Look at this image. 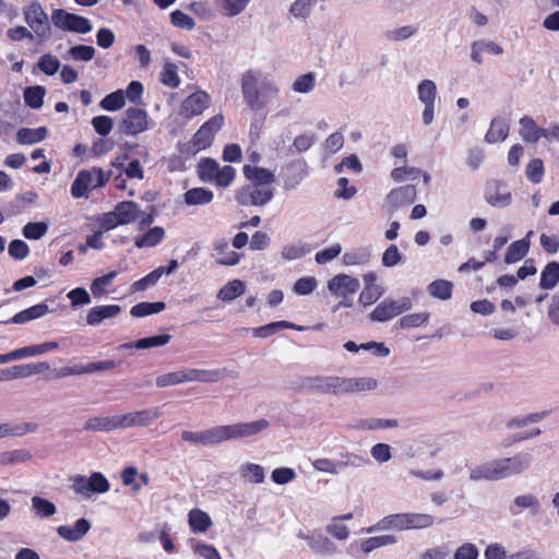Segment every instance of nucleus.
<instances>
[{
	"label": "nucleus",
	"mask_w": 559,
	"mask_h": 559,
	"mask_svg": "<svg viewBox=\"0 0 559 559\" xmlns=\"http://www.w3.org/2000/svg\"><path fill=\"white\" fill-rule=\"evenodd\" d=\"M240 87L245 105L253 112L267 108L281 94L280 86L274 80L252 69L242 73Z\"/></svg>",
	"instance_id": "1"
},
{
	"label": "nucleus",
	"mask_w": 559,
	"mask_h": 559,
	"mask_svg": "<svg viewBox=\"0 0 559 559\" xmlns=\"http://www.w3.org/2000/svg\"><path fill=\"white\" fill-rule=\"evenodd\" d=\"M24 21L29 27V31L35 35V41L43 44L51 36V26L48 14L43 5L33 1L23 8Z\"/></svg>",
	"instance_id": "2"
},
{
	"label": "nucleus",
	"mask_w": 559,
	"mask_h": 559,
	"mask_svg": "<svg viewBox=\"0 0 559 559\" xmlns=\"http://www.w3.org/2000/svg\"><path fill=\"white\" fill-rule=\"evenodd\" d=\"M111 175V171L105 173L99 167L79 171L71 186L72 197L74 199L86 198L90 190L105 186Z\"/></svg>",
	"instance_id": "3"
},
{
	"label": "nucleus",
	"mask_w": 559,
	"mask_h": 559,
	"mask_svg": "<svg viewBox=\"0 0 559 559\" xmlns=\"http://www.w3.org/2000/svg\"><path fill=\"white\" fill-rule=\"evenodd\" d=\"M72 490L84 499H90L94 493H106L110 484L100 472H94L90 477L74 475L70 477Z\"/></svg>",
	"instance_id": "4"
},
{
	"label": "nucleus",
	"mask_w": 559,
	"mask_h": 559,
	"mask_svg": "<svg viewBox=\"0 0 559 559\" xmlns=\"http://www.w3.org/2000/svg\"><path fill=\"white\" fill-rule=\"evenodd\" d=\"M499 480L523 474L532 466L533 456L528 452H519L510 457L495 459Z\"/></svg>",
	"instance_id": "5"
},
{
	"label": "nucleus",
	"mask_w": 559,
	"mask_h": 559,
	"mask_svg": "<svg viewBox=\"0 0 559 559\" xmlns=\"http://www.w3.org/2000/svg\"><path fill=\"white\" fill-rule=\"evenodd\" d=\"M51 21L56 27L78 34H87L93 28L88 19L62 9L53 10Z\"/></svg>",
	"instance_id": "6"
},
{
	"label": "nucleus",
	"mask_w": 559,
	"mask_h": 559,
	"mask_svg": "<svg viewBox=\"0 0 559 559\" xmlns=\"http://www.w3.org/2000/svg\"><path fill=\"white\" fill-rule=\"evenodd\" d=\"M273 197V188L269 186L247 185L236 193L237 202L243 206H264Z\"/></svg>",
	"instance_id": "7"
},
{
	"label": "nucleus",
	"mask_w": 559,
	"mask_h": 559,
	"mask_svg": "<svg viewBox=\"0 0 559 559\" xmlns=\"http://www.w3.org/2000/svg\"><path fill=\"white\" fill-rule=\"evenodd\" d=\"M412 306L413 304L409 297H401L396 300L384 299L373 309L369 318L374 322H385L408 311Z\"/></svg>",
	"instance_id": "8"
},
{
	"label": "nucleus",
	"mask_w": 559,
	"mask_h": 559,
	"mask_svg": "<svg viewBox=\"0 0 559 559\" xmlns=\"http://www.w3.org/2000/svg\"><path fill=\"white\" fill-rule=\"evenodd\" d=\"M223 124L224 116L222 114H217L210 118L194 133L191 140L192 147L195 151L207 148L212 144L215 134L222 129Z\"/></svg>",
	"instance_id": "9"
},
{
	"label": "nucleus",
	"mask_w": 559,
	"mask_h": 559,
	"mask_svg": "<svg viewBox=\"0 0 559 559\" xmlns=\"http://www.w3.org/2000/svg\"><path fill=\"white\" fill-rule=\"evenodd\" d=\"M212 103V98L205 91L199 90L183 99L180 105L179 114L186 119H192L206 110Z\"/></svg>",
	"instance_id": "10"
},
{
	"label": "nucleus",
	"mask_w": 559,
	"mask_h": 559,
	"mask_svg": "<svg viewBox=\"0 0 559 559\" xmlns=\"http://www.w3.org/2000/svg\"><path fill=\"white\" fill-rule=\"evenodd\" d=\"M162 412L158 407L146 408L142 411L130 412L123 415H118L120 429H128L132 427H145L153 424Z\"/></svg>",
	"instance_id": "11"
},
{
	"label": "nucleus",
	"mask_w": 559,
	"mask_h": 559,
	"mask_svg": "<svg viewBox=\"0 0 559 559\" xmlns=\"http://www.w3.org/2000/svg\"><path fill=\"white\" fill-rule=\"evenodd\" d=\"M126 134L136 135L148 129V115L140 107H129L121 121Z\"/></svg>",
	"instance_id": "12"
},
{
	"label": "nucleus",
	"mask_w": 559,
	"mask_h": 559,
	"mask_svg": "<svg viewBox=\"0 0 559 559\" xmlns=\"http://www.w3.org/2000/svg\"><path fill=\"white\" fill-rule=\"evenodd\" d=\"M299 539L306 540L309 548L314 555L328 557L337 552V546L322 533H305L299 531L297 533Z\"/></svg>",
	"instance_id": "13"
},
{
	"label": "nucleus",
	"mask_w": 559,
	"mask_h": 559,
	"mask_svg": "<svg viewBox=\"0 0 559 559\" xmlns=\"http://www.w3.org/2000/svg\"><path fill=\"white\" fill-rule=\"evenodd\" d=\"M309 166L305 159H296L285 167L283 188L293 191L308 177Z\"/></svg>",
	"instance_id": "14"
},
{
	"label": "nucleus",
	"mask_w": 559,
	"mask_h": 559,
	"mask_svg": "<svg viewBox=\"0 0 559 559\" xmlns=\"http://www.w3.org/2000/svg\"><path fill=\"white\" fill-rule=\"evenodd\" d=\"M540 508L539 498L534 493L526 492L515 496L509 504L508 511L513 516H519L524 512L535 516L539 513Z\"/></svg>",
	"instance_id": "15"
},
{
	"label": "nucleus",
	"mask_w": 559,
	"mask_h": 559,
	"mask_svg": "<svg viewBox=\"0 0 559 559\" xmlns=\"http://www.w3.org/2000/svg\"><path fill=\"white\" fill-rule=\"evenodd\" d=\"M359 287V280L347 274H337L328 282L330 293L343 298L354 295Z\"/></svg>",
	"instance_id": "16"
},
{
	"label": "nucleus",
	"mask_w": 559,
	"mask_h": 559,
	"mask_svg": "<svg viewBox=\"0 0 559 559\" xmlns=\"http://www.w3.org/2000/svg\"><path fill=\"white\" fill-rule=\"evenodd\" d=\"M309 388L320 393L345 394V378L336 376L314 377L309 380Z\"/></svg>",
	"instance_id": "17"
},
{
	"label": "nucleus",
	"mask_w": 559,
	"mask_h": 559,
	"mask_svg": "<svg viewBox=\"0 0 559 559\" xmlns=\"http://www.w3.org/2000/svg\"><path fill=\"white\" fill-rule=\"evenodd\" d=\"M226 369H198V368H183V381L187 382H202L214 383L218 382L225 377Z\"/></svg>",
	"instance_id": "18"
},
{
	"label": "nucleus",
	"mask_w": 559,
	"mask_h": 559,
	"mask_svg": "<svg viewBox=\"0 0 559 559\" xmlns=\"http://www.w3.org/2000/svg\"><path fill=\"white\" fill-rule=\"evenodd\" d=\"M416 188L413 185H406L391 190L385 201L392 210H396L403 205L411 204L416 199Z\"/></svg>",
	"instance_id": "19"
},
{
	"label": "nucleus",
	"mask_w": 559,
	"mask_h": 559,
	"mask_svg": "<svg viewBox=\"0 0 559 559\" xmlns=\"http://www.w3.org/2000/svg\"><path fill=\"white\" fill-rule=\"evenodd\" d=\"M533 234V230H530L522 239L515 240L508 246L504 254L506 264H514L524 259L530 251Z\"/></svg>",
	"instance_id": "20"
},
{
	"label": "nucleus",
	"mask_w": 559,
	"mask_h": 559,
	"mask_svg": "<svg viewBox=\"0 0 559 559\" xmlns=\"http://www.w3.org/2000/svg\"><path fill=\"white\" fill-rule=\"evenodd\" d=\"M91 530V523L86 519H79L72 525H60L57 534L64 540L76 543L81 540Z\"/></svg>",
	"instance_id": "21"
},
{
	"label": "nucleus",
	"mask_w": 559,
	"mask_h": 559,
	"mask_svg": "<svg viewBox=\"0 0 559 559\" xmlns=\"http://www.w3.org/2000/svg\"><path fill=\"white\" fill-rule=\"evenodd\" d=\"M485 198L490 205L498 207L508 206L512 200L511 192L498 181L488 183Z\"/></svg>",
	"instance_id": "22"
},
{
	"label": "nucleus",
	"mask_w": 559,
	"mask_h": 559,
	"mask_svg": "<svg viewBox=\"0 0 559 559\" xmlns=\"http://www.w3.org/2000/svg\"><path fill=\"white\" fill-rule=\"evenodd\" d=\"M231 425L234 440L257 436L270 427V423L266 419H259L250 423H237Z\"/></svg>",
	"instance_id": "23"
},
{
	"label": "nucleus",
	"mask_w": 559,
	"mask_h": 559,
	"mask_svg": "<svg viewBox=\"0 0 559 559\" xmlns=\"http://www.w3.org/2000/svg\"><path fill=\"white\" fill-rule=\"evenodd\" d=\"M121 312L119 305H102L91 308L86 314V323L91 326L99 325L104 320L117 317Z\"/></svg>",
	"instance_id": "24"
},
{
	"label": "nucleus",
	"mask_w": 559,
	"mask_h": 559,
	"mask_svg": "<svg viewBox=\"0 0 559 559\" xmlns=\"http://www.w3.org/2000/svg\"><path fill=\"white\" fill-rule=\"evenodd\" d=\"M519 134L525 143L535 144L542 139L543 128L538 127L531 116H523L519 120Z\"/></svg>",
	"instance_id": "25"
},
{
	"label": "nucleus",
	"mask_w": 559,
	"mask_h": 559,
	"mask_svg": "<svg viewBox=\"0 0 559 559\" xmlns=\"http://www.w3.org/2000/svg\"><path fill=\"white\" fill-rule=\"evenodd\" d=\"M214 257L217 264L221 265H236L239 263L242 254L230 249L229 243L226 240H218L213 247Z\"/></svg>",
	"instance_id": "26"
},
{
	"label": "nucleus",
	"mask_w": 559,
	"mask_h": 559,
	"mask_svg": "<svg viewBox=\"0 0 559 559\" xmlns=\"http://www.w3.org/2000/svg\"><path fill=\"white\" fill-rule=\"evenodd\" d=\"M243 176L254 186H269L271 187L275 180V176L266 168L245 165L242 168Z\"/></svg>",
	"instance_id": "27"
},
{
	"label": "nucleus",
	"mask_w": 559,
	"mask_h": 559,
	"mask_svg": "<svg viewBox=\"0 0 559 559\" xmlns=\"http://www.w3.org/2000/svg\"><path fill=\"white\" fill-rule=\"evenodd\" d=\"M502 52V47L492 40L479 39L471 45V59L477 64L484 62V53L501 55Z\"/></svg>",
	"instance_id": "28"
},
{
	"label": "nucleus",
	"mask_w": 559,
	"mask_h": 559,
	"mask_svg": "<svg viewBox=\"0 0 559 559\" xmlns=\"http://www.w3.org/2000/svg\"><path fill=\"white\" fill-rule=\"evenodd\" d=\"M120 429L118 415L109 417H91L83 425L85 431L110 432Z\"/></svg>",
	"instance_id": "29"
},
{
	"label": "nucleus",
	"mask_w": 559,
	"mask_h": 559,
	"mask_svg": "<svg viewBox=\"0 0 559 559\" xmlns=\"http://www.w3.org/2000/svg\"><path fill=\"white\" fill-rule=\"evenodd\" d=\"M49 312V308L46 304H37L35 306H32L25 310H22L14 314L10 320L2 321V324H24L28 321L43 318L45 314Z\"/></svg>",
	"instance_id": "30"
},
{
	"label": "nucleus",
	"mask_w": 559,
	"mask_h": 559,
	"mask_svg": "<svg viewBox=\"0 0 559 559\" xmlns=\"http://www.w3.org/2000/svg\"><path fill=\"white\" fill-rule=\"evenodd\" d=\"M49 369L50 365L46 361L15 365L9 368L10 380L28 378L38 373H43Z\"/></svg>",
	"instance_id": "31"
},
{
	"label": "nucleus",
	"mask_w": 559,
	"mask_h": 559,
	"mask_svg": "<svg viewBox=\"0 0 559 559\" xmlns=\"http://www.w3.org/2000/svg\"><path fill=\"white\" fill-rule=\"evenodd\" d=\"M116 214L121 225H128L139 219L141 209L138 203L133 201H122L116 204Z\"/></svg>",
	"instance_id": "32"
},
{
	"label": "nucleus",
	"mask_w": 559,
	"mask_h": 559,
	"mask_svg": "<svg viewBox=\"0 0 559 559\" xmlns=\"http://www.w3.org/2000/svg\"><path fill=\"white\" fill-rule=\"evenodd\" d=\"M468 477L472 481L499 480L496 460L469 467Z\"/></svg>",
	"instance_id": "33"
},
{
	"label": "nucleus",
	"mask_w": 559,
	"mask_h": 559,
	"mask_svg": "<svg viewBox=\"0 0 559 559\" xmlns=\"http://www.w3.org/2000/svg\"><path fill=\"white\" fill-rule=\"evenodd\" d=\"M509 134V123L503 118H493L485 135V141L489 144L503 142Z\"/></svg>",
	"instance_id": "34"
},
{
	"label": "nucleus",
	"mask_w": 559,
	"mask_h": 559,
	"mask_svg": "<svg viewBox=\"0 0 559 559\" xmlns=\"http://www.w3.org/2000/svg\"><path fill=\"white\" fill-rule=\"evenodd\" d=\"M188 523L192 533L206 532L213 524L211 516L201 509H192L188 513Z\"/></svg>",
	"instance_id": "35"
},
{
	"label": "nucleus",
	"mask_w": 559,
	"mask_h": 559,
	"mask_svg": "<svg viewBox=\"0 0 559 559\" xmlns=\"http://www.w3.org/2000/svg\"><path fill=\"white\" fill-rule=\"evenodd\" d=\"M397 543V538L394 535H380L365 538L359 542V548L364 555H369L373 550L386 546H391Z\"/></svg>",
	"instance_id": "36"
},
{
	"label": "nucleus",
	"mask_w": 559,
	"mask_h": 559,
	"mask_svg": "<svg viewBox=\"0 0 559 559\" xmlns=\"http://www.w3.org/2000/svg\"><path fill=\"white\" fill-rule=\"evenodd\" d=\"M345 394L372 391L378 386V381L372 377L345 378Z\"/></svg>",
	"instance_id": "37"
},
{
	"label": "nucleus",
	"mask_w": 559,
	"mask_h": 559,
	"mask_svg": "<svg viewBox=\"0 0 559 559\" xmlns=\"http://www.w3.org/2000/svg\"><path fill=\"white\" fill-rule=\"evenodd\" d=\"M282 329H293V330H297V331L304 330L302 326L296 325L288 321H276V322H271L269 324H265V325H262L259 328H254L251 330V333L255 337L265 338V337H269V336L277 333Z\"/></svg>",
	"instance_id": "38"
},
{
	"label": "nucleus",
	"mask_w": 559,
	"mask_h": 559,
	"mask_svg": "<svg viewBox=\"0 0 559 559\" xmlns=\"http://www.w3.org/2000/svg\"><path fill=\"white\" fill-rule=\"evenodd\" d=\"M239 474L245 481L251 484H262L265 479V469L260 464L243 463L239 467Z\"/></svg>",
	"instance_id": "39"
},
{
	"label": "nucleus",
	"mask_w": 559,
	"mask_h": 559,
	"mask_svg": "<svg viewBox=\"0 0 559 559\" xmlns=\"http://www.w3.org/2000/svg\"><path fill=\"white\" fill-rule=\"evenodd\" d=\"M207 447L234 440L233 425L214 426L206 429Z\"/></svg>",
	"instance_id": "40"
},
{
	"label": "nucleus",
	"mask_w": 559,
	"mask_h": 559,
	"mask_svg": "<svg viewBox=\"0 0 559 559\" xmlns=\"http://www.w3.org/2000/svg\"><path fill=\"white\" fill-rule=\"evenodd\" d=\"M214 193L206 188H192L185 192L183 200L188 205H205L213 201Z\"/></svg>",
	"instance_id": "41"
},
{
	"label": "nucleus",
	"mask_w": 559,
	"mask_h": 559,
	"mask_svg": "<svg viewBox=\"0 0 559 559\" xmlns=\"http://www.w3.org/2000/svg\"><path fill=\"white\" fill-rule=\"evenodd\" d=\"M48 130L46 127L35 129L21 128L16 132V141L23 145H31L43 141L47 136Z\"/></svg>",
	"instance_id": "42"
},
{
	"label": "nucleus",
	"mask_w": 559,
	"mask_h": 559,
	"mask_svg": "<svg viewBox=\"0 0 559 559\" xmlns=\"http://www.w3.org/2000/svg\"><path fill=\"white\" fill-rule=\"evenodd\" d=\"M368 464H370V460L366 455L348 451L340 453L338 466L341 473L346 468H360Z\"/></svg>",
	"instance_id": "43"
},
{
	"label": "nucleus",
	"mask_w": 559,
	"mask_h": 559,
	"mask_svg": "<svg viewBox=\"0 0 559 559\" xmlns=\"http://www.w3.org/2000/svg\"><path fill=\"white\" fill-rule=\"evenodd\" d=\"M221 167L213 158H202L198 164V176L203 182H213Z\"/></svg>",
	"instance_id": "44"
},
{
	"label": "nucleus",
	"mask_w": 559,
	"mask_h": 559,
	"mask_svg": "<svg viewBox=\"0 0 559 559\" xmlns=\"http://www.w3.org/2000/svg\"><path fill=\"white\" fill-rule=\"evenodd\" d=\"M246 290L245 283L240 280H233L224 285L217 293V298L222 301H233L241 296Z\"/></svg>",
	"instance_id": "45"
},
{
	"label": "nucleus",
	"mask_w": 559,
	"mask_h": 559,
	"mask_svg": "<svg viewBox=\"0 0 559 559\" xmlns=\"http://www.w3.org/2000/svg\"><path fill=\"white\" fill-rule=\"evenodd\" d=\"M559 282V263L549 262L540 273L539 286L543 289H552Z\"/></svg>",
	"instance_id": "46"
},
{
	"label": "nucleus",
	"mask_w": 559,
	"mask_h": 559,
	"mask_svg": "<svg viewBox=\"0 0 559 559\" xmlns=\"http://www.w3.org/2000/svg\"><path fill=\"white\" fill-rule=\"evenodd\" d=\"M407 531L433 526L435 518L428 513L406 512Z\"/></svg>",
	"instance_id": "47"
},
{
	"label": "nucleus",
	"mask_w": 559,
	"mask_h": 559,
	"mask_svg": "<svg viewBox=\"0 0 559 559\" xmlns=\"http://www.w3.org/2000/svg\"><path fill=\"white\" fill-rule=\"evenodd\" d=\"M165 237V229L159 226L150 228L143 236L135 239L136 248L155 247Z\"/></svg>",
	"instance_id": "48"
},
{
	"label": "nucleus",
	"mask_w": 559,
	"mask_h": 559,
	"mask_svg": "<svg viewBox=\"0 0 559 559\" xmlns=\"http://www.w3.org/2000/svg\"><path fill=\"white\" fill-rule=\"evenodd\" d=\"M370 257L371 253L368 248H355L343 254V263L348 266L365 265L369 262Z\"/></svg>",
	"instance_id": "49"
},
{
	"label": "nucleus",
	"mask_w": 559,
	"mask_h": 559,
	"mask_svg": "<svg viewBox=\"0 0 559 559\" xmlns=\"http://www.w3.org/2000/svg\"><path fill=\"white\" fill-rule=\"evenodd\" d=\"M45 95L46 90L40 85L26 87L23 93L25 104L32 109H39L43 106Z\"/></svg>",
	"instance_id": "50"
},
{
	"label": "nucleus",
	"mask_w": 559,
	"mask_h": 559,
	"mask_svg": "<svg viewBox=\"0 0 559 559\" xmlns=\"http://www.w3.org/2000/svg\"><path fill=\"white\" fill-rule=\"evenodd\" d=\"M165 304L163 301H156V302H139L134 305L131 310L130 314L134 318H143L146 316H151L154 313H159L165 309Z\"/></svg>",
	"instance_id": "51"
},
{
	"label": "nucleus",
	"mask_w": 559,
	"mask_h": 559,
	"mask_svg": "<svg viewBox=\"0 0 559 559\" xmlns=\"http://www.w3.org/2000/svg\"><path fill=\"white\" fill-rule=\"evenodd\" d=\"M31 502L32 511L39 518H50L57 513L56 506L45 498L35 496L32 498Z\"/></svg>",
	"instance_id": "52"
},
{
	"label": "nucleus",
	"mask_w": 559,
	"mask_h": 559,
	"mask_svg": "<svg viewBox=\"0 0 559 559\" xmlns=\"http://www.w3.org/2000/svg\"><path fill=\"white\" fill-rule=\"evenodd\" d=\"M418 99L424 104H435L437 98V86L432 80L425 79L417 86Z\"/></svg>",
	"instance_id": "53"
},
{
	"label": "nucleus",
	"mask_w": 559,
	"mask_h": 559,
	"mask_svg": "<svg viewBox=\"0 0 559 559\" xmlns=\"http://www.w3.org/2000/svg\"><path fill=\"white\" fill-rule=\"evenodd\" d=\"M118 271H110L109 273L96 277L91 284V293L95 298H100L107 294L106 287L111 285L112 281L118 276Z\"/></svg>",
	"instance_id": "54"
},
{
	"label": "nucleus",
	"mask_w": 559,
	"mask_h": 559,
	"mask_svg": "<svg viewBox=\"0 0 559 559\" xmlns=\"http://www.w3.org/2000/svg\"><path fill=\"white\" fill-rule=\"evenodd\" d=\"M31 457V453L24 449L0 452V466L17 465Z\"/></svg>",
	"instance_id": "55"
},
{
	"label": "nucleus",
	"mask_w": 559,
	"mask_h": 559,
	"mask_svg": "<svg viewBox=\"0 0 559 559\" xmlns=\"http://www.w3.org/2000/svg\"><path fill=\"white\" fill-rule=\"evenodd\" d=\"M452 283L445 280H436L428 286L429 294L438 299L448 300L452 295Z\"/></svg>",
	"instance_id": "56"
},
{
	"label": "nucleus",
	"mask_w": 559,
	"mask_h": 559,
	"mask_svg": "<svg viewBox=\"0 0 559 559\" xmlns=\"http://www.w3.org/2000/svg\"><path fill=\"white\" fill-rule=\"evenodd\" d=\"M310 252V246L305 242L289 243L283 247L282 258L287 261H293L305 257Z\"/></svg>",
	"instance_id": "57"
},
{
	"label": "nucleus",
	"mask_w": 559,
	"mask_h": 559,
	"mask_svg": "<svg viewBox=\"0 0 559 559\" xmlns=\"http://www.w3.org/2000/svg\"><path fill=\"white\" fill-rule=\"evenodd\" d=\"M421 169L409 166H399L392 169L391 178L395 182H404L407 180H416L420 177Z\"/></svg>",
	"instance_id": "58"
},
{
	"label": "nucleus",
	"mask_w": 559,
	"mask_h": 559,
	"mask_svg": "<svg viewBox=\"0 0 559 559\" xmlns=\"http://www.w3.org/2000/svg\"><path fill=\"white\" fill-rule=\"evenodd\" d=\"M525 175L532 183H540L545 175L544 162L537 157L532 158L526 166Z\"/></svg>",
	"instance_id": "59"
},
{
	"label": "nucleus",
	"mask_w": 559,
	"mask_h": 559,
	"mask_svg": "<svg viewBox=\"0 0 559 559\" xmlns=\"http://www.w3.org/2000/svg\"><path fill=\"white\" fill-rule=\"evenodd\" d=\"M316 87V74L308 72L299 75L292 84V90L296 93L308 94Z\"/></svg>",
	"instance_id": "60"
},
{
	"label": "nucleus",
	"mask_w": 559,
	"mask_h": 559,
	"mask_svg": "<svg viewBox=\"0 0 559 559\" xmlns=\"http://www.w3.org/2000/svg\"><path fill=\"white\" fill-rule=\"evenodd\" d=\"M160 82L171 88H176L180 85V79L178 76V68L175 63L166 61L163 71L160 73Z\"/></svg>",
	"instance_id": "61"
},
{
	"label": "nucleus",
	"mask_w": 559,
	"mask_h": 559,
	"mask_svg": "<svg viewBox=\"0 0 559 559\" xmlns=\"http://www.w3.org/2000/svg\"><path fill=\"white\" fill-rule=\"evenodd\" d=\"M126 104L124 94L121 90L106 95L102 102L100 107L107 111H116L121 109Z\"/></svg>",
	"instance_id": "62"
},
{
	"label": "nucleus",
	"mask_w": 559,
	"mask_h": 559,
	"mask_svg": "<svg viewBox=\"0 0 559 559\" xmlns=\"http://www.w3.org/2000/svg\"><path fill=\"white\" fill-rule=\"evenodd\" d=\"M36 66L43 73L51 76L55 75L60 69V61L56 56L51 53H45L39 57Z\"/></svg>",
	"instance_id": "63"
},
{
	"label": "nucleus",
	"mask_w": 559,
	"mask_h": 559,
	"mask_svg": "<svg viewBox=\"0 0 559 559\" xmlns=\"http://www.w3.org/2000/svg\"><path fill=\"white\" fill-rule=\"evenodd\" d=\"M318 0H295L290 5L289 12L296 19L306 20L311 14L312 8Z\"/></svg>",
	"instance_id": "64"
}]
</instances>
